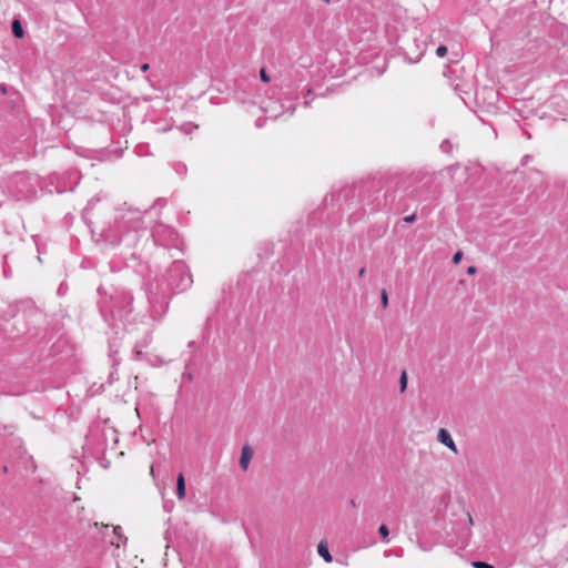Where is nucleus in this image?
<instances>
[{"instance_id":"nucleus-1","label":"nucleus","mask_w":568,"mask_h":568,"mask_svg":"<svg viewBox=\"0 0 568 568\" xmlns=\"http://www.w3.org/2000/svg\"><path fill=\"white\" fill-rule=\"evenodd\" d=\"M437 439L440 444H443L444 446H446L448 449H450L453 453L457 454L458 453V449H457V446L454 442V439L452 438L450 434L445 429V428H440L438 430V434H437Z\"/></svg>"},{"instance_id":"nucleus-2","label":"nucleus","mask_w":568,"mask_h":568,"mask_svg":"<svg viewBox=\"0 0 568 568\" xmlns=\"http://www.w3.org/2000/svg\"><path fill=\"white\" fill-rule=\"evenodd\" d=\"M253 457V450L248 445H244L241 450L240 467L245 471L248 469L251 459Z\"/></svg>"},{"instance_id":"nucleus-3","label":"nucleus","mask_w":568,"mask_h":568,"mask_svg":"<svg viewBox=\"0 0 568 568\" xmlns=\"http://www.w3.org/2000/svg\"><path fill=\"white\" fill-rule=\"evenodd\" d=\"M176 497L180 500L185 498V480L183 474H179L176 478Z\"/></svg>"},{"instance_id":"nucleus-4","label":"nucleus","mask_w":568,"mask_h":568,"mask_svg":"<svg viewBox=\"0 0 568 568\" xmlns=\"http://www.w3.org/2000/svg\"><path fill=\"white\" fill-rule=\"evenodd\" d=\"M317 552L318 555L325 560V562H332L333 560V557L332 555L329 554V550H328V547H327V544L324 542V541H321L318 545H317Z\"/></svg>"},{"instance_id":"nucleus-5","label":"nucleus","mask_w":568,"mask_h":568,"mask_svg":"<svg viewBox=\"0 0 568 568\" xmlns=\"http://www.w3.org/2000/svg\"><path fill=\"white\" fill-rule=\"evenodd\" d=\"M113 534L116 537V541L112 540L111 544L114 545L116 548H120L121 544L126 542V537L122 534V528L120 526L113 527Z\"/></svg>"},{"instance_id":"nucleus-6","label":"nucleus","mask_w":568,"mask_h":568,"mask_svg":"<svg viewBox=\"0 0 568 568\" xmlns=\"http://www.w3.org/2000/svg\"><path fill=\"white\" fill-rule=\"evenodd\" d=\"M12 33H13V34H14V37H17V38H22V37H23V33H24V32H23V28H22V26H21V23H20V21H19V20H14V21L12 22Z\"/></svg>"},{"instance_id":"nucleus-7","label":"nucleus","mask_w":568,"mask_h":568,"mask_svg":"<svg viewBox=\"0 0 568 568\" xmlns=\"http://www.w3.org/2000/svg\"><path fill=\"white\" fill-rule=\"evenodd\" d=\"M399 384H400V392H405L406 387H407V375H406V372H403L402 375H400V379H399Z\"/></svg>"},{"instance_id":"nucleus-8","label":"nucleus","mask_w":568,"mask_h":568,"mask_svg":"<svg viewBox=\"0 0 568 568\" xmlns=\"http://www.w3.org/2000/svg\"><path fill=\"white\" fill-rule=\"evenodd\" d=\"M474 568H494L490 564L484 561H474Z\"/></svg>"},{"instance_id":"nucleus-9","label":"nucleus","mask_w":568,"mask_h":568,"mask_svg":"<svg viewBox=\"0 0 568 568\" xmlns=\"http://www.w3.org/2000/svg\"><path fill=\"white\" fill-rule=\"evenodd\" d=\"M436 54L439 58H444L447 54V48L445 45H439L436 50Z\"/></svg>"},{"instance_id":"nucleus-10","label":"nucleus","mask_w":568,"mask_h":568,"mask_svg":"<svg viewBox=\"0 0 568 568\" xmlns=\"http://www.w3.org/2000/svg\"><path fill=\"white\" fill-rule=\"evenodd\" d=\"M260 77H261V80L265 83L270 82L271 81V78L270 75L266 73L265 69H261L260 70Z\"/></svg>"},{"instance_id":"nucleus-11","label":"nucleus","mask_w":568,"mask_h":568,"mask_svg":"<svg viewBox=\"0 0 568 568\" xmlns=\"http://www.w3.org/2000/svg\"><path fill=\"white\" fill-rule=\"evenodd\" d=\"M381 301H382L383 307L386 308L388 305V296H387L386 291L382 292Z\"/></svg>"},{"instance_id":"nucleus-12","label":"nucleus","mask_w":568,"mask_h":568,"mask_svg":"<svg viewBox=\"0 0 568 568\" xmlns=\"http://www.w3.org/2000/svg\"><path fill=\"white\" fill-rule=\"evenodd\" d=\"M379 534L383 536V538H387L388 537V528L385 526V525H382L378 529Z\"/></svg>"},{"instance_id":"nucleus-13","label":"nucleus","mask_w":568,"mask_h":568,"mask_svg":"<svg viewBox=\"0 0 568 568\" xmlns=\"http://www.w3.org/2000/svg\"><path fill=\"white\" fill-rule=\"evenodd\" d=\"M463 257V253L459 251L453 256V263L458 264Z\"/></svg>"},{"instance_id":"nucleus-14","label":"nucleus","mask_w":568,"mask_h":568,"mask_svg":"<svg viewBox=\"0 0 568 568\" xmlns=\"http://www.w3.org/2000/svg\"><path fill=\"white\" fill-rule=\"evenodd\" d=\"M448 146H449V142L448 141H444L440 145L442 150L447 152L448 151Z\"/></svg>"},{"instance_id":"nucleus-15","label":"nucleus","mask_w":568,"mask_h":568,"mask_svg":"<svg viewBox=\"0 0 568 568\" xmlns=\"http://www.w3.org/2000/svg\"><path fill=\"white\" fill-rule=\"evenodd\" d=\"M467 273L469 275H474L476 273V267L475 266H469L468 270H467Z\"/></svg>"},{"instance_id":"nucleus-16","label":"nucleus","mask_w":568,"mask_h":568,"mask_svg":"<svg viewBox=\"0 0 568 568\" xmlns=\"http://www.w3.org/2000/svg\"><path fill=\"white\" fill-rule=\"evenodd\" d=\"M404 220H405V222L412 223L415 220V215L413 214V215L406 216Z\"/></svg>"},{"instance_id":"nucleus-17","label":"nucleus","mask_w":568,"mask_h":568,"mask_svg":"<svg viewBox=\"0 0 568 568\" xmlns=\"http://www.w3.org/2000/svg\"><path fill=\"white\" fill-rule=\"evenodd\" d=\"M149 68H150L149 64L144 63L141 65V71L146 72L149 70Z\"/></svg>"},{"instance_id":"nucleus-18","label":"nucleus","mask_w":568,"mask_h":568,"mask_svg":"<svg viewBox=\"0 0 568 568\" xmlns=\"http://www.w3.org/2000/svg\"><path fill=\"white\" fill-rule=\"evenodd\" d=\"M294 111H295V105L290 106V109H288L290 115H292L294 113Z\"/></svg>"},{"instance_id":"nucleus-19","label":"nucleus","mask_w":568,"mask_h":568,"mask_svg":"<svg viewBox=\"0 0 568 568\" xmlns=\"http://www.w3.org/2000/svg\"><path fill=\"white\" fill-rule=\"evenodd\" d=\"M467 519L469 525H473V517L470 516V514H467Z\"/></svg>"},{"instance_id":"nucleus-20","label":"nucleus","mask_w":568,"mask_h":568,"mask_svg":"<svg viewBox=\"0 0 568 568\" xmlns=\"http://www.w3.org/2000/svg\"><path fill=\"white\" fill-rule=\"evenodd\" d=\"M364 274H365V268H361L358 272V275L362 277V276H364Z\"/></svg>"},{"instance_id":"nucleus-21","label":"nucleus","mask_w":568,"mask_h":568,"mask_svg":"<svg viewBox=\"0 0 568 568\" xmlns=\"http://www.w3.org/2000/svg\"><path fill=\"white\" fill-rule=\"evenodd\" d=\"M304 105H305V106H308V105H310V102H308V101H305V102H304Z\"/></svg>"},{"instance_id":"nucleus-22","label":"nucleus","mask_w":568,"mask_h":568,"mask_svg":"<svg viewBox=\"0 0 568 568\" xmlns=\"http://www.w3.org/2000/svg\"><path fill=\"white\" fill-rule=\"evenodd\" d=\"M271 116H272V118H277V116H278V114H277V113H275V114H272Z\"/></svg>"},{"instance_id":"nucleus-23","label":"nucleus","mask_w":568,"mask_h":568,"mask_svg":"<svg viewBox=\"0 0 568 568\" xmlns=\"http://www.w3.org/2000/svg\"><path fill=\"white\" fill-rule=\"evenodd\" d=\"M326 3H329L331 0H324Z\"/></svg>"}]
</instances>
